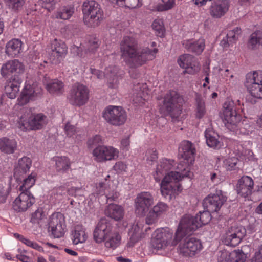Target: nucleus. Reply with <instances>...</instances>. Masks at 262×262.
I'll return each mask as SVG.
<instances>
[{
    "label": "nucleus",
    "mask_w": 262,
    "mask_h": 262,
    "mask_svg": "<svg viewBox=\"0 0 262 262\" xmlns=\"http://www.w3.org/2000/svg\"><path fill=\"white\" fill-rule=\"evenodd\" d=\"M113 168L117 172L120 173L126 170V166L122 162H118L115 164Z\"/></svg>",
    "instance_id": "obj_61"
},
{
    "label": "nucleus",
    "mask_w": 262,
    "mask_h": 262,
    "mask_svg": "<svg viewBox=\"0 0 262 262\" xmlns=\"http://www.w3.org/2000/svg\"><path fill=\"white\" fill-rule=\"evenodd\" d=\"M183 99L176 91H170L164 96L162 109L172 117H178L181 113Z\"/></svg>",
    "instance_id": "obj_5"
},
{
    "label": "nucleus",
    "mask_w": 262,
    "mask_h": 262,
    "mask_svg": "<svg viewBox=\"0 0 262 262\" xmlns=\"http://www.w3.org/2000/svg\"><path fill=\"white\" fill-rule=\"evenodd\" d=\"M121 56L126 60L132 68L141 66L147 60H152L158 52L157 48L149 49L147 47L139 49L137 40L132 37L125 36L120 45Z\"/></svg>",
    "instance_id": "obj_2"
},
{
    "label": "nucleus",
    "mask_w": 262,
    "mask_h": 262,
    "mask_svg": "<svg viewBox=\"0 0 262 262\" xmlns=\"http://www.w3.org/2000/svg\"><path fill=\"white\" fill-rule=\"evenodd\" d=\"M179 152L181 154L182 157L187 160V164L191 163L194 159L195 148L193 144L188 141H183L181 144ZM184 164L185 162H183Z\"/></svg>",
    "instance_id": "obj_27"
},
{
    "label": "nucleus",
    "mask_w": 262,
    "mask_h": 262,
    "mask_svg": "<svg viewBox=\"0 0 262 262\" xmlns=\"http://www.w3.org/2000/svg\"><path fill=\"white\" fill-rule=\"evenodd\" d=\"M229 252L222 251L219 252L218 262H231L228 257Z\"/></svg>",
    "instance_id": "obj_59"
},
{
    "label": "nucleus",
    "mask_w": 262,
    "mask_h": 262,
    "mask_svg": "<svg viewBox=\"0 0 262 262\" xmlns=\"http://www.w3.org/2000/svg\"><path fill=\"white\" fill-rule=\"evenodd\" d=\"M231 262H244L246 256L242 250H234L229 252L228 255Z\"/></svg>",
    "instance_id": "obj_47"
},
{
    "label": "nucleus",
    "mask_w": 262,
    "mask_h": 262,
    "mask_svg": "<svg viewBox=\"0 0 262 262\" xmlns=\"http://www.w3.org/2000/svg\"><path fill=\"white\" fill-rule=\"evenodd\" d=\"M34 115L31 108H24L22 111V115L20 116L18 121V127L21 130L28 129L27 122L31 120L34 117Z\"/></svg>",
    "instance_id": "obj_40"
},
{
    "label": "nucleus",
    "mask_w": 262,
    "mask_h": 262,
    "mask_svg": "<svg viewBox=\"0 0 262 262\" xmlns=\"http://www.w3.org/2000/svg\"><path fill=\"white\" fill-rule=\"evenodd\" d=\"M248 47L251 49H256L262 45V31H257L253 32L249 39Z\"/></svg>",
    "instance_id": "obj_42"
},
{
    "label": "nucleus",
    "mask_w": 262,
    "mask_h": 262,
    "mask_svg": "<svg viewBox=\"0 0 262 262\" xmlns=\"http://www.w3.org/2000/svg\"><path fill=\"white\" fill-rule=\"evenodd\" d=\"M64 218L61 213H53L50 217L49 230L54 238H60L64 234Z\"/></svg>",
    "instance_id": "obj_17"
},
{
    "label": "nucleus",
    "mask_w": 262,
    "mask_h": 262,
    "mask_svg": "<svg viewBox=\"0 0 262 262\" xmlns=\"http://www.w3.org/2000/svg\"><path fill=\"white\" fill-rule=\"evenodd\" d=\"M152 27L156 31L157 36L162 37L164 34V29L163 23L161 20H155L152 23Z\"/></svg>",
    "instance_id": "obj_49"
},
{
    "label": "nucleus",
    "mask_w": 262,
    "mask_h": 262,
    "mask_svg": "<svg viewBox=\"0 0 262 262\" xmlns=\"http://www.w3.org/2000/svg\"><path fill=\"white\" fill-rule=\"evenodd\" d=\"M64 130L67 133V135L69 137H71L73 135H74L76 132L75 126L74 125L70 124L69 123H67L66 125L64 127Z\"/></svg>",
    "instance_id": "obj_62"
},
{
    "label": "nucleus",
    "mask_w": 262,
    "mask_h": 262,
    "mask_svg": "<svg viewBox=\"0 0 262 262\" xmlns=\"http://www.w3.org/2000/svg\"><path fill=\"white\" fill-rule=\"evenodd\" d=\"M229 6L230 0H217L210 7V14L214 18H221L228 11Z\"/></svg>",
    "instance_id": "obj_26"
},
{
    "label": "nucleus",
    "mask_w": 262,
    "mask_h": 262,
    "mask_svg": "<svg viewBox=\"0 0 262 262\" xmlns=\"http://www.w3.org/2000/svg\"><path fill=\"white\" fill-rule=\"evenodd\" d=\"M223 121L230 130H233L240 124L241 116L234 108L233 102H225L224 105Z\"/></svg>",
    "instance_id": "obj_13"
},
{
    "label": "nucleus",
    "mask_w": 262,
    "mask_h": 262,
    "mask_svg": "<svg viewBox=\"0 0 262 262\" xmlns=\"http://www.w3.org/2000/svg\"><path fill=\"white\" fill-rule=\"evenodd\" d=\"M173 232L168 228L157 229L152 234L151 241L152 247L156 250L164 249L168 243L173 240Z\"/></svg>",
    "instance_id": "obj_9"
},
{
    "label": "nucleus",
    "mask_w": 262,
    "mask_h": 262,
    "mask_svg": "<svg viewBox=\"0 0 262 262\" xmlns=\"http://www.w3.org/2000/svg\"><path fill=\"white\" fill-rule=\"evenodd\" d=\"M227 197L221 190H216L215 193H211L203 200L204 209L212 211H218L226 201Z\"/></svg>",
    "instance_id": "obj_10"
},
{
    "label": "nucleus",
    "mask_w": 262,
    "mask_h": 262,
    "mask_svg": "<svg viewBox=\"0 0 262 262\" xmlns=\"http://www.w3.org/2000/svg\"><path fill=\"white\" fill-rule=\"evenodd\" d=\"M121 236L117 232H112L105 238V246L112 249H116L120 244Z\"/></svg>",
    "instance_id": "obj_39"
},
{
    "label": "nucleus",
    "mask_w": 262,
    "mask_h": 262,
    "mask_svg": "<svg viewBox=\"0 0 262 262\" xmlns=\"http://www.w3.org/2000/svg\"><path fill=\"white\" fill-rule=\"evenodd\" d=\"M54 161L55 162L56 170L58 172H63L70 168V162L66 157H56L54 158Z\"/></svg>",
    "instance_id": "obj_41"
},
{
    "label": "nucleus",
    "mask_w": 262,
    "mask_h": 262,
    "mask_svg": "<svg viewBox=\"0 0 262 262\" xmlns=\"http://www.w3.org/2000/svg\"><path fill=\"white\" fill-rule=\"evenodd\" d=\"M21 82L22 80L18 79H7L5 86V92L8 98L12 99L16 97Z\"/></svg>",
    "instance_id": "obj_30"
},
{
    "label": "nucleus",
    "mask_w": 262,
    "mask_h": 262,
    "mask_svg": "<svg viewBox=\"0 0 262 262\" xmlns=\"http://www.w3.org/2000/svg\"><path fill=\"white\" fill-rule=\"evenodd\" d=\"M174 160L162 159L157 165L154 177L156 182H160L164 177L161 184L162 195L168 200H171L182 190L179 182L182 178H190L191 173L187 164L180 163L177 166V171L167 173L173 166Z\"/></svg>",
    "instance_id": "obj_1"
},
{
    "label": "nucleus",
    "mask_w": 262,
    "mask_h": 262,
    "mask_svg": "<svg viewBox=\"0 0 262 262\" xmlns=\"http://www.w3.org/2000/svg\"><path fill=\"white\" fill-rule=\"evenodd\" d=\"M103 117L107 123L114 126L123 124L126 119L125 111L121 106L109 105L103 112Z\"/></svg>",
    "instance_id": "obj_7"
},
{
    "label": "nucleus",
    "mask_w": 262,
    "mask_h": 262,
    "mask_svg": "<svg viewBox=\"0 0 262 262\" xmlns=\"http://www.w3.org/2000/svg\"><path fill=\"white\" fill-rule=\"evenodd\" d=\"M74 13V8L71 6H64L60 7L55 11L52 15L53 18L68 20L71 18Z\"/></svg>",
    "instance_id": "obj_35"
},
{
    "label": "nucleus",
    "mask_w": 262,
    "mask_h": 262,
    "mask_svg": "<svg viewBox=\"0 0 262 262\" xmlns=\"http://www.w3.org/2000/svg\"><path fill=\"white\" fill-rule=\"evenodd\" d=\"M154 204V198L148 192L139 194L135 200V212L139 216H143Z\"/></svg>",
    "instance_id": "obj_16"
},
{
    "label": "nucleus",
    "mask_w": 262,
    "mask_h": 262,
    "mask_svg": "<svg viewBox=\"0 0 262 262\" xmlns=\"http://www.w3.org/2000/svg\"><path fill=\"white\" fill-rule=\"evenodd\" d=\"M117 151L113 147L105 146H98L93 151L94 160L98 162L111 160L117 156Z\"/></svg>",
    "instance_id": "obj_23"
},
{
    "label": "nucleus",
    "mask_w": 262,
    "mask_h": 262,
    "mask_svg": "<svg viewBox=\"0 0 262 262\" xmlns=\"http://www.w3.org/2000/svg\"><path fill=\"white\" fill-rule=\"evenodd\" d=\"M206 143L208 146L214 149L220 148L222 143L219 140V135L211 130H206L205 132Z\"/></svg>",
    "instance_id": "obj_36"
},
{
    "label": "nucleus",
    "mask_w": 262,
    "mask_h": 262,
    "mask_svg": "<svg viewBox=\"0 0 262 262\" xmlns=\"http://www.w3.org/2000/svg\"><path fill=\"white\" fill-rule=\"evenodd\" d=\"M32 164L31 160L27 157L19 159L14 170V176L17 179H20L29 171Z\"/></svg>",
    "instance_id": "obj_28"
},
{
    "label": "nucleus",
    "mask_w": 262,
    "mask_h": 262,
    "mask_svg": "<svg viewBox=\"0 0 262 262\" xmlns=\"http://www.w3.org/2000/svg\"><path fill=\"white\" fill-rule=\"evenodd\" d=\"M241 28L236 27L228 32L226 35V37L229 39V41L234 42L238 38V35L241 34Z\"/></svg>",
    "instance_id": "obj_52"
},
{
    "label": "nucleus",
    "mask_w": 262,
    "mask_h": 262,
    "mask_svg": "<svg viewBox=\"0 0 262 262\" xmlns=\"http://www.w3.org/2000/svg\"><path fill=\"white\" fill-rule=\"evenodd\" d=\"M182 45L187 51L199 55L205 48V41L203 39L198 40H186L183 41Z\"/></svg>",
    "instance_id": "obj_29"
},
{
    "label": "nucleus",
    "mask_w": 262,
    "mask_h": 262,
    "mask_svg": "<svg viewBox=\"0 0 262 262\" xmlns=\"http://www.w3.org/2000/svg\"><path fill=\"white\" fill-rule=\"evenodd\" d=\"M44 216L43 209L39 207L32 214L30 222L33 224L39 223V222L43 219Z\"/></svg>",
    "instance_id": "obj_50"
},
{
    "label": "nucleus",
    "mask_w": 262,
    "mask_h": 262,
    "mask_svg": "<svg viewBox=\"0 0 262 262\" xmlns=\"http://www.w3.org/2000/svg\"><path fill=\"white\" fill-rule=\"evenodd\" d=\"M106 216L115 221H118L123 218L124 216V209L120 205L115 204H109L105 209Z\"/></svg>",
    "instance_id": "obj_33"
},
{
    "label": "nucleus",
    "mask_w": 262,
    "mask_h": 262,
    "mask_svg": "<svg viewBox=\"0 0 262 262\" xmlns=\"http://www.w3.org/2000/svg\"><path fill=\"white\" fill-rule=\"evenodd\" d=\"M101 143H102V139L99 135H96L90 138L88 141V146L89 148H93Z\"/></svg>",
    "instance_id": "obj_53"
},
{
    "label": "nucleus",
    "mask_w": 262,
    "mask_h": 262,
    "mask_svg": "<svg viewBox=\"0 0 262 262\" xmlns=\"http://www.w3.org/2000/svg\"><path fill=\"white\" fill-rule=\"evenodd\" d=\"M68 52L66 43L60 40L54 39L51 43V51L49 52L50 62L55 65L61 63Z\"/></svg>",
    "instance_id": "obj_11"
},
{
    "label": "nucleus",
    "mask_w": 262,
    "mask_h": 262,
    "mask_svg": "<svg viewBox=\"0 0 262 262\" xmlns=\"http://www.w3.org/2000/svg\"><path fill=\"white\" fill-rule=\"evenodd\" d=\"M83 20L89 26H98L103 19V12L100 5L93 0H86L82 5Z\"/></svg>",
    "instance_id": "obj_3"
},
{
    "label": "nucleus",
    "mask_w": 262,
    "mask_h": 262,
    "mask_svg": "<svg viewBox=\"0 0 262 262\" xmlns=\"http://www.w3.org/2000/svg\"><path fill=\"white\" fill-rule=\"evenodd\" d=\"M41 93L40 88L35 87L34 85L27 84L21 93L20 97L18 98V104L24 105L30 101L35 100L39 97Z\"/></svg>",
    "instance_id": "obj_21"
},
{
    "label": "nucleus",
    "mask_w": 262,
    "mask_h": 262,
    "mask_svg": "<svg viewBox=\"0 0 262 262\" xmlns=\"http://www.w3.org/2000/svg\"><path fill=\"white\" fill-rule=\"evenodd\" d=\"M146 161L149 165H152L158 159V153L156 149H149L146 152Z\"/></svg>",
    "instance_id": "obj_51"
},
{
    "label": "nucleus",
    "mask_w": 262,
    "mask_h": 262,
    "mask_svg": "<svg viewBox=\"0 0 262 262\" xmlns=\"http://www.w3.org/2000/svg\"><path fill=\"white\" fill-rule=\"evenodd\" d=\"M253 186L254 182L251 177L243 176L237 182V193L241 196L248 199L252 194Z\"/></svg>",
    "instance_id": "obj_24"
},
{
    "label": "nucleus",
    "mask_w": 262,
    "mask_h": 262,
    "mask_svg": "<svg viewBox=\"0 0 262 262\" xmlns=\"http://www.w3.org/2000/svg\"><path fill=\"white\" fill-rule=\"evenodd\" d=\"M180 67L185 69V72L190 74H194L200 70L199 63L195 58L190 54H185L180 56L178 59Z\"/></svg>",
    "instance_id": "obj_22"
},
{
    "label": "nucleus",
    "mask_w": 262,
    "mask_h": 262,
    "mask_svg": "<svg viewBox=\"0 0 262 262\" xmlns=\"http://www.w3.org/2000/svg\"><path fill=\"white\" fill-rule=\"evenodd\" d=\"M24 70L25 67L23 63L17 59H14L3 64L1 69V73L3 77L7 79H18L22 80Z\"/></svg>",
    "instance_id": "obj_8"
},
{
    "label": "nucleus",
    "mask_w": 262,
    "mask_h": 262,
    "mask_svg": "<svg viewBox=\"0 0 262 262\" xmlns=\"http://www.w3.org/2000/svg\"><path fill=\"white\" fill-rule=\"evenodd\" d=\"M210 180L212 183L216 184L220 183L221 181L220 175L214 172L210 173Z\"/></svg>",
    "instance_id": "obj_64"
},
{
    "label": "nucleus",
    "mask_w": 262,
    "mask_h": 262,
    "mask_svg": "<svg viewBox=\"0 0 262 262\" xmlns=\"http://www.w3.org/2000/svg\"><path fill=\"white\" fill-rule=\"evenodd\" d=\"M112 232V226L105 218H102L98 223L93 232L94 239L97 243L104 241L107 236Z\"/></svg>",
    "instance_id": "obj_20"
},
{
    "label": "nucleus",
    "mask_w": 262,
    "mask_h": 262,
    "mask_svg": "<svg viewBox=\"0 0 262 262\" xmlns=\"http://www.w3.org/2000/svg\"><path fill=\"white\" fill-rule=\"evenodd\" d=\"M22 243L27 246L30 247L33 249H36L39 251L42 250V248L40 246H39L36 242H34L32 241H30L26 238H23Z\"/></svg>",
    "instance_id": "obj_57"
},
{
    "label": "nucleus",
    "mask_w": 262,
    "mask_h": 262,
    "mask_svg": "<svg viewBox=\"0 0 262 262\" xmlns=\"http://www.w3.org/2000/svg\"><path fill=\"white\" fill-rule=\"evenodd\" d=\"M245 85L251 96L262 99V71L248 73Z\"/></svg>",
    "instance_id": "obj_6"
},
{
    "label": "nucleus",
    "mask_w": 262,
    "mask_h": 262,
    "mask_svg": "<svg viewBox=\"0 0 262 262\" xmlns=\"http://www.w3.org/2000/svg\"><path fill=\"white\" fill-rule=\"evenodd\" d=\"M46 88L47 91L53 95H60L64 92V84L63 82L58 80L54 79L46 84Z\"/></svg>",
    "instance_id": "obj_38"
},
{
    "label": "nucleus",
    "mask_w": 262,
    "mask_h": 262,
    "mask_svg": "<svg viewBox=\"0 0 262 262\" xmlns=\"http://www.w3.org/2000/svg\"><path fill=\"white\" fill-rule=\"evenodd\" d=\"M35 202V199L29 191H21L19 196L13 202V207L17 212L27 210Z\"/></svg>",
    "instance_id": "obj_19"
},
{
    "label": "nucleus",
    "mask_w": 262,
    "mask_h": 262,
    "mask_svg": "<svg viewBox=\"0 0 262 262\" xmlns=\"http://www.w3.org/2000/svg\"><path fill=\"white\" fill-rule=\"evenodd\" d=\"M36 174L35 173H31L28 177L23 181V184L20 186V191H29V189L34 185L35 182Z\"/></svg>",
    "instance_id": "obj_46"
},
{
    "label": "nucleus",
    "mask_w": 262,
    "mask_h": 262,
    "mask_svg": "<svg viewBox=\"0 0 262 262\" xmlns=\"http://www.w3.org/2000/svg\"><path fill=\"white\" fill-rule=\"evenodd\" d=\"M17 147V141L13 138L2 137L0 138V150L6 154H13Z\"/></svg>",
    "instance_id": "obj_31"
},
{
    "label": "nucleus",
    "mask_w": 262,
    "mask_h": 262,
    "mask_svg": "<svg viewBox=\"0 0 262 262\" xmlns=\"http://www.w3.org/2000/svg\"><path fill=\"white\" fill-rule=\"evenodd\" d=\"M195 100L196 111V116L199 118H201L206 113L205 101L202 96L198 94L196 95Z\"/></svg>",
    "instance_id": "obj_44"
},
{
    "label": "nucleus",
    "mask_w": 262,
    "mask_h": 262,
    "mask_svg": "<svg viewBox=\"0 0 262 262\" xmlns=\"http://www.w3.org/2000/svg\"><path fill=\"white\" fill-rule=\"evenodd\" d=\"M202 248L201 241L195 237L186 238L178 248L179 253L184 256L191 257Z\"/></svg>",
    "instance_id": "obj_15"
},
{
    "label": "nucleus",
    "mask_w": 262,
    "mask_h": 262,
    "mask_svg": "<svg viewBox=\"0 0 262 262\" xmlns=\"http://www.w3.org/2000/svg\"><path fill=\"white\" fill-rule=\"evenodd\" d=\"M91 72L94 76L98 79H102L105 77L107 79L108 85L110 88H116L119 82V69L116 66H110L106 68L104 73L98 70L91 68Z\"/></svg>",
    "instance_id": "obj_12"
},
{
    "label": "nucleus",
    "mask_w": 262,
    "mask_h": 262,
    "mask_svg": "<svg viewBox=\"0 0 262 262\" xmlns=\"http://www.w3.org/2000/svg\"><path fill=\"white\" fill-rule=\"evenodd\" d=\"M168 210V205L163 202H158L149 211L146 217V223L148 225L156 223L158 218Z\"/></svg>",
    "instance_id": "obj_25"
},
{
    "label": "nucleus",
    "mask_w": 262,
    "mask_h": 262,
    "mask_svg": "<svg viewBox=\"0 0 262 262\" xmlns=\"http://www.w3.org/2000/svg\"><path fill=\"white\" fill-rule=\"evenodd\" d=\"M47 122V117L42 114L34 115V117L27 122L28 129L37 130L41 129Z\"/></svg>",
    "instance_id": "obj_34"
},
{
    "label": "nucleus",
    "mask_w": 262,
    "mask_h": 262,
    "mask_svg": "<svg viewBox=\"0 0 262 262\" xmlns=\"http://www.w3.org/2000/svg\"><path fill=\"white\" fill-rule=\"evenodd\" d=\"M7 199L6 190L4 187L0 185V204L4 203Z\"/></svg>",
    "instance_id": "obj_63"
},
{
    "label": "nucleus",
    "mask_w": 262,
    "mask_h": 262,
    "mask_svg": "<svg viewBox=\"0 0 262 262\" xmlns=\"http://www.w3.org/2000/svg\"><path fill=\"white\" fill-rule=\"evenodd\" d=\"M9 7L14 10H17L21 7L24 3V0H6Z\"/></svg>",
    "instance_id": "obj_55"
},
{
    "label": "nucleus",
    "mask_w": 262,
    "mask_h": 262,
    "mask_svg": "<svg viewBox=\"0 0 262 262\" xmlns=\"http://www.w3.org/2000/svg\"><path fill=\"white\" fill-rule=\"evenodd\" d=\"M237 162L238 159L237 158L232 157L225 160L224 163L227 170H232L237 164Z\"/></svg>",
    "instance_id": "obj_56"
},
{
    "label": "nucleus",
    "mask_w": 262,
    "mask_h": 262,
    "mask_svg": "<svg viewBox=\"0 0 262 262\" xmlns=\"http://www.w3.org/2000/svg\"><path fill=\"white\" fill-rule=\"evenodd\" d=\"M73 243L75 245L84 243L87 238V235L84 228L81 225H77L72 232Z\"/></svg>",
    "instance_id": "obj_37"
},
{
    "label": "nucleus",
    "mask_w": 262,
    "mask_h": 262,
    "mask_svg": "<svg viewBox=\"0 0 262 262\" xmlns=\"http://www.w3.org/2000/svg\"><path fill=\"white\" fill-rule=\"evenodd\" d=\"M246 230L243 226H232L228 229L224 239L226 245L235 247L245 236Z\"/></svg>",
    "instance_id": "obj_18"
},
{
    "label": "nucleus",
    "mask_w": 262,
    "mask_h": 262,
    "mask_svg": "<svg viewBox=\"0 0 262 262\" xmlns=\"http://www.w3.org/2000/svg\"><path fill=\"white\" fill-rule=\"evenodd\" d=\"M199 223L195 216L186 214L182 217L175 233L172 244H177L183 237L191 234L199 228Z\"/></svg>",
    "instance_id": "obj_4"
},
{
    "label": "nucleus",
    "mask_w": 262,
    "mask_h": 262,
    "mask_svg": "<svg viewBox=\"0 0 262 262\" xmlns=\"http://www.w3.org/2000/svg\"><path fill=\"white\" fill-rule=\"evenodd\" d=\"M100 45L99 41L97 38H94L90 40L89 41V48L88 50L91 52H94L96 49H97Z\"/></svg>",
    "instance_id": "obj_58"
},
{
    "label": "nucleus",
    "mask_w": 262,
    "mask_h": 262,
    "mask_svg": "<svg viewBox=\"0 0 262 262\" xmlns=\"http://www.w3.org/2000/svg\"><path fill=\"white\" fill-rule=\"evenodd\" d=\"M54 192H56L57 195V199L60 200L62 196L66 194L67 190L64 187L60 186L55 189Z\"/></svg>",
    "instance_id": "obj_60"
},
{
    "label": "nucleus",
    "mask_w": 262,
    "mask_h": 262,
    "mask_svg": "<svg viewBox=\"0 0 262 262\" xmlns=\"http://www.w3.org/2000/svg\"><path fill=\"white\" fill-rule=\"evenodd\" d=\"M211 212H212V211L206 210V211L200 212L199 213L196 214L195 217L199 223V227L209 223L211 219Z\"/></svg>",
    "instance_id": "obj_45"
},
{
    "label": "nucleus",
    "mask_w": 262,
    "mask_h": 262,
    "mask_svg": "<svg viewBox=\"0 0 262 262\" xmlns=\"http://www.w3.org/2000/svg\"><path fill=\"white\" fill-rule=\"evenodd\" d=\"M129 235L130 239L128 244L129 246L132 247L141 238L142 230L137 225H134L129 230Z\"/></svg>",
    "instance_id": "obj_43"
},
{
    "label": "nucleus",
    "mask_w": 262,
    "mask_h": 262,
    "mask_svg": "<svg viewBox=\"0 0 262 262\" xmlns=\"http://www.w3.org/2000/svg\"><path fill=\"white\" fill-rule=\"evenodd\" d=\"M89 99V90L83 84H77L73 86L69 96L70 103L76 106H81Z\"/></svg>",
    "instance_id": "obj_14"
},
{
    "label": "nucleus",
    "mask_w": 262,
    "mask_h": 262,
    "mask_svg": "<svg viewBox=\"0 0 262 262\" xmlns=\"http://www.w3.org/2000/svg\"><path fill=\"white\" fill-rule=\"evenodd\" d=\"M22 42L18 39H13L6 45V54L10 57L18 55L21 50Z\"/></svg>",
    "instance_id": "obj_32"
},
{
    "label": "nucleus",
    "mask_w": 262,
    "mask_h": 262,
    "mask_svg": "<svg viewBox=\"0 0 262 262\" xmlns=\"http://www.w3.org/2000/svg\"><path fill=\"white\" fill-rule=\"evenodd\" d=\"M163 4L159 5L158 10L160 11H166L171 9L174 5V0H162Z\"/></svg>",
    "instance_id": "obj_54"
},
{
    "label": "nucleus",
    "mask_w": 262,
    "mask_h": 262,
    "mask_svg": "<svg viewBox=\"0 0 262 262\" xmlns=\"http://www.w3.org/2000/svg\"><path fill=\"white\" fill-rule=\"evenodd\" d=\"M117 4L119 6H125L134 9L141 6L140 0H116Z\"/></svg>",
    "instance_id": "obj_48"
}]
</instances>
